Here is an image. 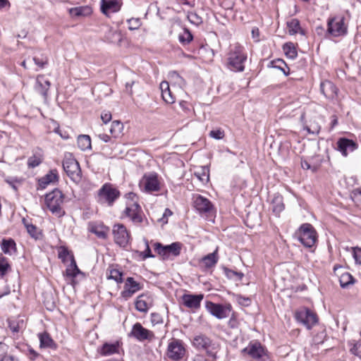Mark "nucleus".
Here are the masks:
<instances>
[{"mask_svg": "<svg viewBox=\"0 0 361 361\" xmlns=\"http://www.w3.org/2000/svg\"><path fill=\"white\" fill-rule=\"evenodd\" d=\"M247 55L243 51V47L236 44L229 54L228 67L235 72L243 71Z\"/></svg>", "mask_w": 361, "mask_h": 361, "instance_id": "obj_1", "label": "nucleus"}, {"mask_svg": "<svg viewBox=\"0 0 361 361\" xmlns=\"http://www.w3.org/2000/svg\"><path fill=\"white\" fill-rule=\"evenodd\" d=\"M300 242L307 247H313L317 240V234L310 224H302L295 233Z\"/></svg>", "mask_w": 361, "mask_h": 361, "instance_id": "obj_2", "label": "nucleus"}, {"mask_svg": "<svg viewBox=\"0 0 361 361\" xmlns=\"http://www.w3.org/2000/svg\"><path fill=\"white\" fill-rule=\"evenodd\" d=\"M63 202V195L62 192L55 188L51 192L48 193L45 196V203L48 209L54 214L59 216H62L64 212L62 211L61 207Z\"/></svg>", "mask_w": 361, "mask_h": 361, "instance_id": "obj_3", "label": "nucleus"}, {"mask_svg": "<svg viewBox=\"0 0 361 361\" xmlns=\"http://www.w3.org/2000/svg\"><path fill=\"white\" fill-rule=\"evenodd\" d=\"M344 17H332L327 20V29L325 33V37L328 38L329 35L332 37H341L347 34L348 27L344 23Z\"/></svg>", "mask_w": 361, "mask_h": 361, "instance_id": "obj_4", "label": "nucleus"}, {"mask_svg": "<svg viewBox=\"0 0 361 361\" xmlns=\"http://www.w3.org/2000/svg\"><path fill=\"white\" fill-rule=\"evenodd\" d=\"M63 168L67 176L74 182L78 183L81 180V170L79 163L71 154L65 156L63 161Z\"/></svg>", "mask_w": 361, "mask_h": 361, "instance_id": "obj_5", "label": "nucleus"}, {"mask_svg": "<svg viewBox=\"0 0 361 361\" xmlns=\"http://www.w3.org/2000/svg\"><path fill=\"white\" fill-rule=\"evenodd\" d=\"M193 345L197 349H203L206 351L207 355L212 357L213 361L217 359V352L219 345L213 343L208 337L204 335L196 336L193 339Z\"/></svg>", "mask_w": 361, "mask_h": 361, "instance_id": "obj_6", "label": "nucleus"}, {"mask_svg": "<svg viewBox=\"0 0 361 361\" xmlns=\"http://www.w3.org/2000/svg\"><path fill=\"white\" fill-rule=\"evenodd\" d=\"M120 196V192L110 184H104L98 191V202L104 204L107 203L109 206Z\"/></svg>", "mask_w": 361, "mask_h": 361, "instance_id": "obj_7", "label": "nucleus"}, {"mask_svg": "<svg viewBox=\"0 0 361 361\" xmlns=\"http://www.w3.org/2000/svg\"><path fill=\"white\" fill-rule=\"evenodd\" d=\"M124 213L135 224L145 223L146 226L149 225L148 220L145 217L141 207L137 202L128 204Z\"/></svg>", "mask_w": 361, "mask_h": 361, "instance_id": "obj_8", "label": "nucleus"}, {"mask_svg": "<svg viewBox=\"0 0 361 361\" xmlns=\"http://www.w3.org/2000/svg\"><path fill=\"white\" fill-rule=\"evenodd\" d=\"M206 309L214 317L219 319L228 317L232 310V306L230 303L219 304L211 301L206 302Z\"/></svg>", "mask_w": 361, "mask_h": 361, "instance_id": "obj_9", "label": "nucleus"}, {"mask_svg": "<svg viewBox=\"0 0 361 361\" xmlns=\"http://www.w3.org/2000/svg\"><path fill=\"white\" fill-rule=\"evenodd\" d=\"M112 233L114 242L120 247H126L130 239V235L126 227L122 224H117L113 226Z\"/></svg>", "mask_w": 361, "mask_h": 361, "instance_id": "obj_10", "label": "nucleus"}, {"mask_svg": "<svg viewBox=\"0 0 361 361\" xmlns=\"http://www.w3.org/2000/svg\"><path fill=\"white\" fill-rule=\"evenodd\" d=\"M193 206L201 214L210 216L214 212V206L212 203L206 197L200 195L194 197Z\"/></svg>", "mask_w": 361, "mask_h": 361, "instance_id": "obj_11", "label": "nucleus"}, {"mask_svg": "<svg viewBox=\"0 0 361 361\" xmlns=\"http://www.w3.org/2000/svg\"><path fill=\"white\" fill-rule=\"evenodd\" d=\"M139 341H152L155 336L154 334L145 328L139 322L135 323L132 328L131 331L128 334Z\"/></svg>", "mask_w": 361, "mask_h": 361, "instance_id": "obj_12", "label": "nucleus"}, {"mask_svg": "<svg viewBox=\"0 0 361 361\" xmlns=\"http://www.w3.org/2000/svg\"><path fill=\"white\" fill-rule=\"evenodd\" d=\"M185 353V349L182 341L176 339L172 341L168 345L167 355L175 361L181 360Z\"/></svg>", "mask_w": 361, "mask_h": 361, "instance_id": "obj_13", "label": "nucleus"}, {"mask_svg": "<svg viewBox=\"0 0 361 361\" xmlns=\"http://www.w3.org/2000/svg\"><path fill=\"white\" fill-rule=\"evenodd\" d=\"M295 319L309 329L317 322L316 314L308 309L297 311L295 312Z\"/></svg>", "mask_w": 361, "mask_h": 361, "instance_id": "obj_14", "label": "nucleus"}, {"mask_svg": "<svg viewBox=\"0 0 361 361\" xmlns=\"http://www.w3.org/2000/svg\"><path fill=\"white\" fill-rule=\"evenodd\" d=\"M358 148L357 143L345 137H339L336 142V149L346 157L350 152H353Z\"/></svg>", "mask_w": 361, "mask_h": 361, "instance_id": "obj_15", "label": "nucleus"}, {"mask_svg": "<svg viewBox=\"0 0 361 361\" xmlns=\"http://www.w3.org/2000/svg\"><path fill=\"white\" fill-rule=\"evenodd\" d=\"M147 192H157L160 190L158 176L156 173L145 174L140 181Z\"/></svg>", "mask_w": 361, "mask_h": 361, "instance_id": "obj_16", "label": "nucleus"}, {"mask_svg": "<svg viewBox=\"0 0 361 361\" xmlns=\"http://www.w3.org/2000/svg\"><path fill=\"white\" fill-rule=\"evenodd\" d=\"M142 288L140 283L135 281L133 277H128L124 285L123 290L121 292V296L126 300H128L137 291L141 290Z\"/></svg>", "mask_w": 361, "mask_h": 361, "instance_id": "obj_17", "label": "nucleus"}, {"mask_svg": "<svg viewBox=\"0 0 361 361\" xmlns=\"http://www.w3.org/2000/svg\"><path fill=\"white\" fill-rule=\"evenodd\" d=\"M243 355H248L254 359L259 360L264 355V350L259 343H250L247 347L242 350Z\"/></svg>", "mask_w": 361, "mask_h": 361, "instance_id": "obj_18", "label": "nucleus"}, {"mask_svg": "<svg viewBox=\"0 0 361 361\" xmlns=\"http://www.w3.org/2000/svg\"><path fill=\"white\" fill-rule=\"evenodd\" d=\"M50 86V81L47 79L44 75H39L37 77L35 89L44 99H47L48 90Z\"/></svg>", "mask_w": 361, "mask_h": 361, "instance_id": "obj_19", "label": "nucleus"}, {"mask_svg": "<svg viewBox=\"0 0 361 361\" xmlns=\"http://www.w3.org/2000/svg\"><path fill=\"white\" fill-rule=\"evenodd\" d=\"M203 295L184 294L182 297L183 305L188 308L197 309L203 299Z\"/></svg>", "mask_w": 361, "mask_h": 361, "instance_id": "obj_20", "label": "nucleus"}, {"mask_svg": "<svg viewBox=\"0 0 361 361\" xmlns=\"http://www.w3.org/2000/svg\"><path fill=\"white\" fill-rule=\"evenodd\" d=\"M121 4L118 0H101V11L106 16L109 12L116 13L121 9Z\"/></svg>", "mask_w": 361, "mask_h": 361, "instance_id": "obj_21", "label": "nucleus"}, {"mask_svg": "<svg viewBox=\"0 0 361 361\" xmlns=\"http://www.w3.org/2000/svg\"><path fill=\"white\" fill-rule=\"evenodd\" d=\"M320 91L327 99H334L337 94V88L333 82L325 80L320 84Z\"/></svg>", "mask_w": 361, "mask_h": 361, "instance_id": "obj_22", "label": "nucleus"}, {"mask_svg": "<svg viewBox=\"0 0 361 361\" xmlns=\"http://www.w3.org/2000/svg\"><path fill=\"white\" fill-rule=\"evenodd\" d=\"M59 180L58 171L56 169L51 170L47 174L38 180L39 186L44 189L49 184L56 183Z\"/></svg>", "mask_w": 361, "mask_h": 361, "instance_id": "obj_23", "label": "nucleus"}, {"mask_svg": "<svg viewBox=\"0 0 361 361\" xmlns=\"http://www.w3.org/2000/svg\"><path fill=\"white\" fill-rule=\"evenodd\" d=\"M39 339V347L41 348L56 349L57 345L47 332H43L38 334Z\"/></svg>", "mask_w": 361, "mask_h": 361, "instance_id": "obj_24", "label": "nucleus"}, {"mask_svg": "<svg viewBox=\"0 0 361 361\" xmlns=\"http://www.w3.org/2000/svg\"><path fill=\"white\" fill-rule=\"evenodd\" d=\"M71 264L66 269V276L72 279V283L75 285L73 279L78 274H82L77 266L76 262L73 255H70Z\"/></svg>", "mask_w": 361, "mask_h": 361, "instance_id": "obj_25", "label": "nucleus"}, {"mask_svg": "<svg viewBox=\"0 0 361 361\" xmlns=\"http://www.w3.org/2000/svg\"><path fill=\"white\" fill-rule=\"evenodd\" d=\"M150 298L145 294H142L137 298L135 301V308L140 312H147L149 308Z\"/></svg>", "mask_w": 361, "mask_h": 361, "instance_id": "obj_26", "label": "nucleus"}, {"mask_svg": "<svg viewBox=\"0 0 361 361\" xmlns=\"http://www.w3.org/2000/svg\"><path fill=\"white\" fill-rule=\"evenodd\" d=\"M68 11L72 17L78 18L90 15L92 12V9L90 6H85L71 8Z\"/></svg>", "mask_w": 361, "mask_h": 361, "instance_id": "obj_27", "label": "nucleus"}, {"mask_svg": "<svg viewBox=\"0 0 361 361\" xmlns=\"http://www.w3.org/2000/svg\"><path fill=\"white\" fill-rule=\"evenodd\" d=\"M218 250L216 249L212 253L208 254L202 258V263L207 269H210L216 265L218 262Z\"/></svg>", "mask_w": 361, "mask_h": 361, "instance_id": "obj_28", "label": "nucleus"}, {"mask_svg": "<svg viewBox=\"0 0 361 361\" xmlns=\"http://www.w3.org/2000/svg\"><path fill=\"white\" fill-rule=\"evenodd\" d=\"M287 27L288 29V33L291 35L297 33L305 35V31L301 28L299 20L293 18L287 22Z\"/></svg>", "mask_w": 361, "mask_h": 361, "instance_id": "obj_29", "label": "nucleus"}, {"mask_svg": "<svg viewBox=\"0 0 361 361\" xmlns=\"http://www.w3.org/2000/svg\"><path fill=\"white\" fill-rule=\"evenodd\" d=\"M118 352V343L103 344L100 349V354L104 356L111 355Z\"/></svg>", "mask_w": 361, "mask_h": 361, "instance_id": "obj_30", "label": "nucleus"}, {"mask_svg": "<svg viewBox=\"0 0 361 361\" xmlns=\"http://www.w3.org/2000/svg\"><path fill=\"white\" fill-rule=\"evenodd\" d=\"M89 231L94 233L99 238L105 239L106 238L107 228L104 226L90 224L89 225Z\"/></svg>", "mask_w": 361, "mask_h": 361, "instance_id": "obj_31", "label": "nucleus"}, {"mask_svg": "<svg viewBox=\"0 0 361 361\" xmlns=\"http://www.w3.org/2000/svg\"><path fill=\"white\" fill-rule=\"evenodd\" d=\"M78 147L85 151L87 149L91 148V140L90 137L87 135H80L78 137Z\"/></svg>", "mask_w": 361, "mask_h": 361, "instance_id": "obj_32", "label": "nucleus"}, {"mask_svg": "<svg viewBox=\"0 0 361 361\" xmlns=\"http://www.w3.org/2000/svg\"><path fill=\"white\" fill-rule=\"evenodd\" d=\"M339 282L342 288H347L350 285L355 283V279L350 273L345 272L341 275Z\"/></svg>", "mask_w": 361, "mask_h": 361, "instance_id": "obj_33", "label": "nucleus"}, {"mask_svg": "<svg viewBox=\"0 0 361 361\" xmlns=\"http://www.w3.org/2000/svg\"><path fill=\"white\" fill-rule=\"evenodd\" d=\"M1 249L5 254L11 255V250H16V243L12 238L3 239Z\"/></svg>", "mask_w": 361, "mask_h": 361, "instance_id": "obj_34", "label": "nucleus"}, {"mask_svg": "<svg viewBox=\"0 0 361 361\" xmlns=\"http://www.w3.org/2000/svg\"><path fill=\"white\" fill-rule=\"evenodd\" d=\"M165 247L169 256L172 255L177 257L180 253L181 244L180 243H173L171 245H165Z\"/></svg>", "mask_w": 361, "mask_h": 361, "instance_id": "obj_35", "label": "nucleus"}, {"mask_svg": "<svg viewBox=\"0 0 361 361\" xmlns=\"http://www.w3.org/2000/svg\"><path fill=\"white\" fill-rule=\"evenodd\" d=\"M23 222H24L25 226L27 228V231L30 234V235L36 240L39 239L41 233L38 231L36 226H35L32 224L27 223L25 219H23Z\"/></svg>", "mask_w": 361, "mask_h": 361, "instance_id": "obj_36", "label": "nucleus"}, {"mask_svg": "<svg viewBox=\"0 0 361 361\" xmlns=\"http://www.w3.org/2000/svg\"><path fill=\"white\" fill-rule=\"evenodd\" d=\"M123 123L119 121H114L112 122L111 128L109 129L110 133L114 136L117 137L123 130Z\"/></svg>", "mask_w": 361, "mask_h": 361, "instance_id": "obj_37", "label": "nucleus"}, {"mask_svg": "<svg viewBox=\"0 0 361 361\" xmlns=\"http://www.w3.org/2000/svg\"><path fill=\"white\" fill-rule=\"evenodd\" d=\"M193 39V36L188 29L185 28L183 33L178 35L179 42L185 45L189 44Z\"/></svg>", "mask_w": 361, "mask_h": 361, "instance_id": "obj_38", "label": "nucleus"}, {"mask_svg": "<svg viewBox=\"0 0 361 361\" xmlns=\"http://www.w3.org/2000/svg\"><path fill=\"white\" fill-rule=\"evenodd\" d=\"M154 250L157 252L158 255L161 256L163 259H166L169 257L168 251L166 249L165 245H163L160 243H155L154 244Z\"/></svg>", "mask_w": 361, "mask_h": 361, "instance_id": "obj_39", "label": "nucleus"}, {"mask_svg": "<svg viewBox=\"0 0 361 361\" xmlns=\"http://www.w3.org/2000/svg\"><path fill=\"white\" fill-rule=\"evenodd\" d=\"M283 51L286 55L290 59H295L298 55L297 51L293 43H286L284 44Z\"/></svg>", "mask_w": 361, "mask_h": 361, "instance_id": "obj_40", "label": "nucleus"}, {"mask_svg": "<svg viewBox=\"0 0 361 361\" xmlns=\"http://www.w3.org/2000/svg\"><path fill=\"white\" fill-rule=\"evenodd\" d=\"M11 269V265L8 264L5 257H0V278H3L8 270Z\"/></svg>", "mask_w": 361, "mask_h": 361, "instance_id": "obj_41", "label": "nucleus"}, {"mask_svg": "<svg viewBox=\"0 0 361 361\" xmlns=\"http://www.w3.org/2000/svg\"><path fill=\"white\" fill-rule=\"evenodd\" d=\"M187 18L192 24L195 25H199L203 22L202 17L195 12H189Z\"/></svg>", "mask_w": 361, "mask_h": 361, "instance_id": "obj_42", "label": "nucleus"}, {"mask_svg": "<svg viewBox=\"0 0 361 361\" xmlns=\"http://www.w3.org/2000/svg\"><path fill=\"white\" fill-rule=\"evenodd\" d=\"M35 63L40 68H44L48 64V57L42 54L40 56H35L33 57Z\"/></svg>", "mask_w": 361, "mask_h": 361, "instance_id": "obj_43", "label": "nucleus"}, {"mask_svg": "<svg viewBox=\"0 0 361 361\" xmlns=\"http://www.w3.org/2000/svg\"><path fill=\"white\" fill-rule=\"evenodd\" d=\"M42 158L40 155L34 154L28 159L27 165L30 168H35L39 166L42 163Z\"/></svg>", "mask_w": 361, "mask_h": 361, "instance_id": "obj_44", "label": "nucleus"}, {"mask_svg": "<svg viewBox=\"0 0 361 361\" xmlns=\"http://www.w3.org/2000/svg\"><path fill=\"white\" fill-rule=\"evenodd\" d=\"M123 273L118 269H111L110 270L109 279H114L117 283L123 282Z\"/></svg>", "mask_w": 361, "mask_h": 361, "instance_id": "obj_45", "label": "nucleus"}, {"mask_svg": "<svg viewBox=\"0 0 361 361\" xmlns=\"http://www.w3.org/2000/svg\"><path fill=\"white\" fill-rule=\"evenodd\" d=\"M224 272L228 279H233L235 276H236L238 277V280H241L244 276L243 273L231 270L228 268H224Z\"/></svg>", "mask_w": 361, "mask_h": 361, "instance_id": "obj_46", "label": "nucleus"}, {"mask_svg": "<svg viewBox=\"0 0 361 361\" xmlns=\"http://www.w3.org/2000/svg\"><path fill=\"white\" fill-rule=\"evenodd\" d=\"M351 249L353 250V256L355 260V263L361 265V247H353Z\"/></svg>", "mask_w": 361, "mask_h": 361, "instance_id": "obj_47", "label": "nucleus"}, {"mask_svg": "<svg viewBox=\"0 0 361 361\" xmlns=\"http://www.w3.org/2000/svg\"><path fill=\"white\" fill-rule=\"evenodd\" d=\"M320 126L315 122H311L310 124L306 127V130L311 134H318L320 131Z\"/></svg>", "mask_w": 361, "mask_h": 361, "instance_id": "obj_48", "label": "nucleus"}, {"mask_svg": "<svg viewBox=\"0 0 361 361\" xmlns=\"http://www.w3.org/2000/svg\"><path fill=\"white\" fill-rule=\"evenodd\" d=\"M128 28L131 30L138 29L140 26V20L139 18H130L127 20Z\"/></svg>", "mask_w": 361, "mask_h": 361, "instance_id": "obj_49", "label": "nucleus"}, {"mask_svg": "<svg viewBox=\"0 0 361 361\" xmlns=\"http://www.w3.org/2000/svg\"><path fill=\"white\" fill-rule=\"evenodd\" d=\"M195 175L202 183H207L209 180V174L205 171V169H202L200 172H195Z\"/></svg>", "mask_w": 361, "mask_h": 361, "instance_id": "obj_50", "label": "nucleus"}, {"mask_svg": "<svg viewBox=\"0 0 361 361\" xmlns=\"http://www.w3.org/2000/svg\"><path fill=\"white\" fill-rule=\"evenodd\" d=\"M5 181L11 185V187L15 190L17 191L18 188L16 185V183H20L21 179H19L16 177H7L5 178Z\"/></svg>", "mask_w": 361, "mask_h": 361, "instance_id": "obj_51", "label": "nucleus"}, {"mask_svg": "<svg viewBox=\"0 0 361 361\" xmlns=\"http://www.w3.org/2000/svg\"><path fill=\"white\" fill-rule=\"evenodd\" d=\"M361 347V342L357 341L353 344V346L350 348V352L361 358V350H360Z\"/></svg>", "mask_w": 361, "mask_h": 361, "instance_id": "obj_52", "label": "nucleus"}, {"mask_svg": "<svg viewBox=\"0 0 361 361\" xmlns=\"http://www.w3.org/2000/svg\"><path fill=\"white\" fill-rule=\"evenodd\" d=\"M161 97L164 101L167 104H173L174 102V97L171 94V92L170 90H167V92H164L161 94Z\"/></svg>", "mask_w": 361, "mask_h": 361, "instance_id": "obj_53", "label": "nucleus"}, {"mask_svg": "<svg viewBox=\"0 0 361 361\" xmlns=\"http://www.w3.org/2000/svg\"><path fill=\"white\" fill-rule=\"evenodd\" d=\"M209 135L216 140L222 139L224 136V132L220 129L211 130Z\"/></svg>", "mask_w": 361, "mask_h": 361, "instance_id": "obj_54", "label": "nucleus"}, {"mask_svg": "<svg viewBox=\"0 0 361 361\" xmlns=\"http://www.w3.org/2000/svg\"><path fill=\"white\" fill-rule=\"evenodd\" d=\"M151 322L152 324H159L163 322L162 317L159 313H152L151 314Z\"/></svg>", "mask_w": 361, "mask_h": 361, "instance_id": "obj_55", "label": "nucleus"}, {"mask_svg": "<svg viewBox=\"0 0 361 361\" xmlns=\"http://www.w3.org/2000/svg\"><path fill=\"white\" fill-rule=\"evenodd\" d=\"M169 78L171 80H175L176 82L178 84H181L183 82V79L180 76V75L176 71H171L169 73Z\"/></svg>", "mask_w": 361, "mask_h": 361, "instance_id": "obj_56", "label": "nucleus"}, {"mask_svg": "<svg viewBox=\"0 0 361 361\" xmlns=\"http://www.w3.org/2000/svg\"><path fill=\"white\" fill-rule=\"evenodd\" d=\"M8 327L13 333H18L20 330V324L15 322H8Z\"/></svg>", "mask_w": 361, "mask_h": 361, "instance_id": "obj_57", "label": "nucleus"}, {"mask_svg": "<svg viewBox=\"0 0 361 361\" xmlns=\"http://www.w3.org/2000/svg\"><path fill=\"white\" fill-rule=\"evenodd\" d=\"M101 118L104 123H107L111 119V114L109 111H104L102 114Z\"/></svg>", "mask_w": 361, "mask_h": 361, "instance_id": "obj_58", "label": "nucleus"}, {"mask_svg": "<svg viewBox=\"0 0 361 361\" xmlns=\"http://www.w3.org/2000/svg\"><path fill=\"white\" fill-rule=\"evenodd\" d=\"M154 256L152 254L150 247L148 245V242H146V250L143 252V259L154 257Z\"/></svg>", "mask_w": 361, "mask_h": 361, "instance_id": "obj_59", "label": "nucleus"}, {"mask_svg": "<svg viewBox=\"0 0 361 361\" xmlns=\"http://www.w3.org/2000/svg\"><path fill=\"white\" fill-rule=\"evenodd\" d=\"M11 7V3L8 0H0V11Z\"/></svg>", "mask_w": 361, "mask_h": 361, "instance_id": "obj_60", "label": "nucleus"}, {"mask_svg": "<svg viewBox=\"0 0 361 361\" xmlns=\"http://www.w3.org/2000/svg\"><path fill=\"white\" fill-rule=\"evenodd\" d=\"M252 37L253 38V39L255 41V42H259V29L257 28V27H254L252 30Z\"/></svg>", "mask_w": 361, "mask_h": 361, "instance_id": "obj_61", "label": "nucleus"}, {"mask_svg": "<svg viewBox=\"0 0 361 361\" xmlns=\"http://www.w3.org/2000/svg\"><path fill=\"white\" fill-rule=\"evenodd\" d=\"M238 300H239V302L242 305H249L250 304V299L249 298H245V297H243V296H240L238 298Z\"/></svg>", "mask_w": 361, "mask_h": 361, "instance_id": "obj_62", "label": "nucleus"}, {"mask_svg": "<svg viewBox=\"0 0 361 361\" xmlns=\"http://www.w3.org/2000/svg\"><path fill=\"white\" fill-rule=\"evenodd\" d=\"M68 255H70V253H69L68 250L66 248H63L59 253V257L62 259V260H64L65 258L67 257Z\"/></svg>", "mask_w": 361, "mask_h": 361, "instance_id": "obj_63", "label": "nucleus"}, {"mask_svg": "<svg viewBox=\"0 0 361 361\" xmlns=\"http://www.w3.org/2000/svg\"><path fill=\"white\" fill-rule=\"evenodd\" d=\"M160 89L161 90V94L164 92H167V90H170L169 89V82H166V81H163L161 84H160Z\"/></svg>", "mask_w": 361, "mask_h": 361, "instance_id": "obj_64", "label": "nucleus"}]
</instances>
